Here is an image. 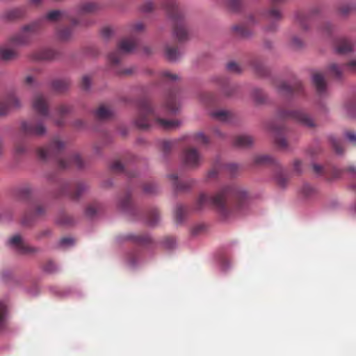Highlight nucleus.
I'll return each mask as SVG.
<instances>
[{
    "label": "nucleus",
    "mask_w": 356,
    "mask_h": 356,
    "mask_svg": "<svg viewBox=\"0 0 356 356\" xmlns=\"http://www.w3.org/2000/svg\"><path fill=\"white\" fill-rule=\"evenodd\" d=\"M321 7L320 6H313L307 13L298 11L295 15L294 23L302 31H306L309 29L310 23L320 15Z\"/></svg>",
    "instance_id": "6e6552de"
},
{
    "label": "nucleus",
    "mask_w": 356,
    "mask_h": 356,
    "mask_svg": "<svg viewBox=\"0 0 356 356\" xmlns=\"http://www.w3.org/2000/svg\"><path fill=\"white\" fill-rule=\"evenodd\" d=\"M20 33L18 34L14 35L10 38V44H3L0 47V59L3 61H10L16 59L18 57V52L17 51L11 46L15 45V46H22V44H17L16 42H15L13 39L15 36L18 35Z\"/></svg>",
    "instance_id": "2eb2a0df"
},
{
    "label": "nucleus",
    "mask_w": 356,
    "mask_h": 356,
    "mask_svg": "<svg viewBox=\"0 0 356 356\" xmlns=\"http://www.w3.org/2000/svg\"><path fill=\"white\" fill-rule=\"evenodd\" d=\"M252 97L257 104H262L266 100V95L264 92L257 88L252 91Z\"/></svg>",
    "instance_id": "37998d69"
},
{
    "label": "nucleus",
    "mask_w": 356,
    "mask_h": 356,
    "mask_svg": "<svg viewBox=\"0 0 356 356\" xmlns=\"http://www.w3.org/2000/svg\"><path fill=\"white\" fill-rule=\"evenodd\" d=\"M70 81L67 79H55L51 83V88L58 93H63L68 90Z\"/></svg>",
    "instance_id": "bb28decb"
},
{
    "label": "nucleus",
    "mask_w": 356,
    "mask_h": 356,
    "mask_svg": "<svg viewBox=\"0 0 356 356\" xmlns=\"http://www.w3.org/2000/svg\"><path fill=\"white\" fill-rule=\"evenodd\" d=\"M99 206L96 204H90L88 206L86 210V214L88 217H92L94 216L98 211Z\"/></svg>",
    "instance_id": "864d4df0"
},
{
    "label": "nucleus",
    "mask_w": 356,
    "mask_h": 356,
    "mask_svg": "<svg viewBox=\"0 0 356 356\" xmlns=\"http://www.w3.org/2000/svg\"><path fill=\"white\" fill-rule=\"evenodd\" d=\"M91 83V78L88 76L85 75L82 77L81 82V87L84 90H89L90 87Z\"/></svg>",
    "instance_id": "5fc2aeb1"
},
{
    "label": "nucleus",
    "mask_w": 356,
    "mask_h": 356,
    "mask_svg": "<svg viewBox=\"0 0 356 356\" xmlns=\"http://www.w3.org/2000/svg\"><path fill=\"white\" fill-rule=\"evenodd\" d=\"M137 112L134 119V124L140 129H147L156 126L165 130H172L179 127L181 122L178 120H169L161 118L152 102L147 97H142L136 102Z\"/></svg>",
    "instance_id": "f03ea898"
},
{
    "label": "nucleus",
    "mask_w": 356,
    "mask_h": 356,
    "mask_svg": "<svg viewBox=\"0 0 356 356\" xmlns=\"http://www.w3.org/2000/svg\"><path fill=\"white\" fill-rule=\"evenodd\" d=\"M354 9L353 6L350 4H344L339 7V11L342 15H348L350 11Z\"/></svg>",
    "instance_id": "6e6d98bb"
},
{
    "label": "nucleus",
    "mask_w": 356,
    "mask_h": 356,
    "mask_svg": "<svg viewBox=\"0 0 356 356\" xmlns=\"http://www.w3.org/2000/svg\"><path fill=\"white\" fill-rule=\"evenodd\" d=\"M279 120H293L307 127H314L316 124L312 117L302 110H289L286 108H280L277 113Z\"/></svg>",
    "instance_id": "423d86ee"
},
{
    "label": "nucleus",
    "mask_w": 356,
    "mask_h": 356,
    "mask_svg": "<svg viewBox=\"0 0 356 356\" xmlns=\"http://www.w3.org/2000/svg\"><path fill=\"white\" fill-rule=\"evenodd\" d=\"M335 48L337 53L344 54L352 51L353 44L348 39L342 38L337 40Z\"/></svg>",
    "instance_id": "a878e982"
},
{
    "label": "nucleus",
    "mask_w": 356,
    "mask_h": 356,
    "mask_svg": "<svg viewBox=\"0 0 356 356\" xmlns=\"http://www.w3.org/2000/svg\"><path fill=\"white\" fill-rule=\"evenodd\" d=\"M179 108V103L177 99V92L170 90L166 95L165 100L163 106L167 112L175 113Z\"/></svg>",
    "instance_id": "aec40b11"
},
{
    "label": "nucleus",
    "mask_w": 356,
    "mask_h": 356,
    "mask_svg": "<svg viewBox=\"0 0 356 356\" xmlns=\"http://www.w3.org/2000/svg\"><path fill=\"white\" fill-rule=\"evenodd\" d=\"M154 4L151 1L145 2L140 7L141 10L143 13H149L154 10Z\"/></svg>",
    "instance_id": "bf43d9fd"
},
{
    "label": "nucleus",
    "mask_w": 356,
    "mask_h": 356,
    "mask_svg": "<svg viewBox=\"0 0 356 356\" xmlns=\"http://www.w3.org/2000/svg\"><path fill=\"white\" fill-rule=\"evenodd\" d=\"M119 207L124 211H129L132 209L130 194L127 193L119 201Z\"/></svg>",
    "instance_id": "58836bf2"
},
{
    "label": "nucleus",
    "mask_w": 356,
    "mask_h": 356,
    "mask_svg": "<svg viewBox=\"0 0 356 356\" xmlns=\"http://www.w3.org/2000/svg\"><path fill=\"white\" fill-rule=\"evenodd\" d=\"M63 19L70 20L74 26H77L80 23L76 18L71 17L67 11L59 10H51L44 17L24 26L20 33L13 38V40L17 44H27L31 41L33 36L38 33L43 28L45 20L58 22Z\"/></svg>",
    "instance_id": "20e7f679"
},
{
    "label": "nucleus",
    "mask_w": 356,
    "mask_h": 356,
    "mask_svg": "<svg viewBox=\"0 0 356 356\" xmlns=\"http://www.w3.org/2000/svg\"><path fill=\"white\" fill-rule=\"evenodd\" d=\"M162 6L167 10L173 26V34L179 42L188 38V30L182 10L178 7L176 0H163Z\"/></svg>",
    "instance_id": "39448f33"
},
{
    "label": "nucleus",
    "mask_w": 356,
    "mask_h": 356,
    "mask_svg": "<svg viewBox=\"0 0 356 356\" xmlns=\"http://www.w3.org/2000/svg\"><path fill=\"white\" fill-rule=\"evenodd\" d=\"M113 33V31L110 27H104L102 30V35L105 39H108Z\"/></svg>",
    "instance_id": "69168bd1"
},
{
    "label": "nucleus",
    "mask_w": 356,
    "mask_h": 356,
    "mask_svg": "<svg viewBox=\"0 0 356 356\" xmlns=\"http://www.w3.org/2000/svg\"><path fill=\"white\" fill-rule=\"evenodd\" d=\"M162 79L165 81H175L179 79V76L177 74H172L169 71H164L161 74Z\"/></svg>",
    "instance_id": "603ef678"
},
{
    "label": "nucleus",
    "mask_w": 356,
    "mask_h": 356,
    "mask_svg": "<svg viewBox=\"0 0 356 356\" xmlns=\"http://www.w3.org/2000/svg\"><path fill=\"white\" fill-rule=\"evenodd\" d=\"M98 6L95 3L87 2L81 4L78 10L77 17H75L80 22L79 25H87L88 22L85 21L84 15L95 12Z\"/></svg>",
    "instance_id": "6ab92c4d"
},
{
    "label": "nucleus",
    "mask_w": 356,
    "mask_h": 356,
    "mask_svg": "<svg viewBox=\"0 0 356 356\" xmlns=\"http://www.w3.org/2000/svg\"><path fill=\"white\" fill-rule=\"evenodd\" d=\"M168 178L177 191H185L190 188L193 184V181H180L176 174H171L168 175Z\"/></svg>",
    "instance_id": "b1692460"
},
{
    "label": "nucleus",
    "mask_w": 356,
    "mask_h": 356,
    "mask_svg": "<svg viewBox=\"0 0 356 356\" xmlns=\"http://www.w3.org/2000/svg\"><path fill=\"white\" fill-rule=\"evenodd\" d=\"M345 136L350 142H351L354 145H356V135L355 134L354 132L351 131H348L346 132Z\"/></svg>",
    "instance_id": "774afa93"
},
{
    "label": "nucleus",
    "mask_w": 356,
    "mask_h": 356,
    "mask_svg": "<svg viewBox=\"0 0 356 356\" xmlns=\"http://www.w3.org/2000/svg\"><path fill=\"white\" fill-rule=\"evenodd\" d=\"M32 209L33 211L31 215H33L34 217L41 216L44 215L46 211L45 207L39 202H35V204H33L32 206Z\"/></svg>",
    "instance_id": "a19ab883"
},
{
    "label": "nucleus",
    "mask_w": 356,
    "mask_h": 356,
    "mask_svg": "<svg viewBox=\"0 0 356 356\" xmlns=\"http://www.w3.org/2000/svg\"><path fill=\"white\" fill-rule=\"evenodd\" d=\"M268 128L273 134L276 145L281 149H286L288 147V143L282 136L284 130V127L277 126L275 122H270Z\"/></svg>",
    "instance_id": "f3484780"
},
{
    "label": "nucleus",
    "mask_w": 356,
    "mask_h": 356,
    "mask_svg": "<svg viewBox=\"0 0 356 356\" xmlns=\"http://www.w3.org/2000/svg\"><path fill=\"white\" fill-rule=\"evenodd\" d=\"M137 45V40L134 37L122 39L118 45V49L108 55V60L112 65H117L122 59L123 53L131 52Z\"/></svg>",
    "instance_id": "0eeeda50"
},
{
    "label": "nucleus",
    "mask_w": 356,
    "mask_h": 356,
    "mask_svg": "<svg viewBox=\"0 0 356 356\" xmlns=\"http://www.w3.org/2000/svg\"><path fill=\"white\" fill-rule=\"evenodd\" d=\"M254 162L257 165L273 164L275 160L271 156L267 154L257 155L254 159Z\"/></svg>",
    "instance_id": "e433bc0d"
},
{
    "label": "nucleus",
    "mask_w": 356,
    "mask_h": 356,
    "mask_svg": "<svg viewBox=\"0 0 356 356\" xmlns=\"http://www.w3.org/2000/svg\"><path fill=\"white\" fill-rule=\"evenodd\" d=\"M88 188V185L84 182L74 184L65 182L61 186L60 195H69L72 200H75L79 199Z\"/></svg>",
    "instance_id": "f8f14e48"
},
{
    "label": "nucleus",
    "mask_w": 356,
    "mask_h": 356,
    "mask_svg": "<svg viewBox=\"0 0 356 356\" xmlns=\"http://www.w3.org/2000/svg\"><path fill=\"white\" fill-rule=\"evenodd\" d=\"M227 6L232 10H238L242 5V0H226Z\"/></svg>",
    "instance_id": "09e8293b"
},
{
    "label": "nucleus",
    "mask_w": 356,
    "mask_h": 356,
    "mask_svg": "<svg viewBox=\"0 0 356 356\" xmlns=\"http://www.w3.org/2000/svg\"><path fill=\"white\" fill-rule=\"evenodd\" d=\"M31 195V189L29 187H23L19 188L17 191L16 195L20 200H27Z\"/></svg>",
    "instance_id": "c03bdc74"
},
{
    "label": "nucleus",
    "mask_w": 356,
    "mask_h": 356,
    "mask_svg": "<svg viewBox=\"0 0 356 356\" xmlns=\"http://www.w3.org/2000/svg\"><path fill=\"white\" fill-rule=\"evenodd\" d=\"M327 72L337 79H341L344 73H356V59L350 60L342 65L332 63L328 66Z\"/></svg>",
    "instance_id": "9b49d317"
},
{
    "label": "nucleus",
    "mask_w": 356,
    "mask_h": 356,
    "mask_svg": "<svg viewBox=\"0 0 356 356\" xmlns=\"http://www.w3.org/2000/svg\"><path fill=\"white\" fill-rule=\"evenodd\" d=\"M195 140L196 141L202 143V144H204V145H206L207 143H209V138L208 137H207L204 134L202 133H198L195 135Z\"/></svg>",
    "instance_id": "680f3d73"
},
{
    "label": "nucleus",
    "mask_w": 356,
    "mask_h": 356,
    "mask_svg": "<svg viewBox=\"0 0 356 356\" xmlns=\"http://www.w3.org/2000/svg\"><path fill=\"white\" fill-rule=\"evenodd\" d=\"M22 102L15 92H8L0 100V115H8L12 110L19 108Z\"/></svg>",
    "instance_id": "9d476101"
},
{
    "label": "nucleus",
    "mask_w": 356,
    "mask_h": 356,
    "mask_svg": "<svg viewBox=\"0 0 356 356\" xmlns=\"http://www.w3.org/2000/svg\"><path fill=\"white\" fill-rule=\"evenodd\" d=\"M165 56L170 61H176L181 56V53L177 47L168 45L165 49Z\"/></svg>",
    "instance_id": "72a5a7b5"
},
{
    "label": "nucleus",
    "mask_w": 356,
    "mask_h": 356,
    "mask_svg": "<svg viewBox=\"0 0 356 356\" xmlns=\"http://www.w3.org/2000/svg\"><path fill=\"white\" fill-rule=\"evenodd\" d=\"M253 67L256 71V72L260 75V76H265L267 74V70L266 67L263 65L262 63H261L259 61H255L253 63Z\"/></svg>",
    "instance_id": "8fccbe9b"
},
{
    "label": "nucleus",
    "mask_w": 356,
    "mask_h": 356,
    "mask_svg": "<svg viewBox=\"0 0 356 356\" xmlns=\"http://www.w3.org/2000/svg\"><path fill=\"white\" fill-rule=\"evenodd\" d=\"M72 28L70 26L58 28L56 31V38L61 42H67L70 40L72 36Z\"/></svg>",
    "instance_id": "c85d7f7f"
},
{
    "label": "nucleus",
    "mask_w": 356,
    "mask_h": 356,
    "mask_svg": "<svg viewBox=\"0 0 356 356\" xmlns=\"http://www.w3.org/2000/svg\"><path fill=\"white\" fill-rule=\"evenodd\" d=\"M145 30V24L143 22H138L131 24L130 27V33L131 34L139 33Z\"/></svg>",
    "instance_id": "de8ad7c7"
},
{
    "label": "nucleus",
    "mask_w": 356,
    "mask_h": 356,
    "mask_svg": "<svg viewBox=\"0 0 356 356\" xmlns=\"http://www.w3.org/2000/svg\"><path fill=\"white\" fill-rule=\"evenodd\" d=\"M43 270L47 273H53L57 271L58 268L53 261L49 260L44 264Z\"/></svg>",
    "instance_id": "3c124183"
},
{
    "label": "nucleus",
    "mask_w": 356,
    "mask_h": 356,
    "mask_svg": "<svg viewBox=\"0 0 356 356\" xmlns=\"http://www.w3.org/2000/svg\"><path fill=\"white\" fill-rule=\"evenodd\" d=\"M57 164L58 167L61 170L70 168L73 165L79 168L83 167V161L79 154L76 153L69 157L58 159Z\"/></svg>",
    "instance_id": "dca6fc26"
},
{
    "label": "nucleus",
    "mask_w": 356,
    "mask_h": 356,
    "mask_svg": "<svg viewBox=\"0 0 356 356\" xmlns=\"http://www.w3.org/2000/svg\"><path fill=\"white\" fill-rule=\"evenodd\" d=\"M58 53L52 49H44L33 53L31 58L35 60H47L55 58Z\"/></svg>",
    "instance_id": "5701e85b"
},
{
    "label": "nucleus",
    "mask_w": 356,
    "mask_h": 356,
    "mask_svg": "<svg viewBox=\"0 0 356 356\" xmlns=\"http://www.w3.org/2000/svg\"><path fill=\"white\" fill-rule=\"evenodd\" d=\"M227 69L231 72L239 73L241 71V67L235 62H229L227 65Z\"/></svg>",
    "instance_id": "4d7b16f0"
},
{
    "label": "nucleus",
    "mask_w": 356,
    "mask_h": 356,
    "mask_svg": "<svg viewBox=\"0 0 356 356\" xmlns=\"http://www.w3.org/2000/svg\"><path fill=\"white\" fill-rule=\"evenodd\" d=\"M250 196L248 190L237 184L220 187L213 195L200 193L195 203V209H202L212 206L224 219L245 215L249 210Z\"/></svg>",
    "instance_id": "f257e3e1"
},
{
    "label": "nucleus",
    "mask_w": 356,
    "mask_h": 356,
    "mask_svg": "<svg viewBox=\"0 0 356 356\" xmlns=\"http://www.w3.org/2000/svg\"><path fill=\"white\" fill-rule=\"evenodd\" d=\"M254 140L249 135H238L234 138V145L237 147H248L253 144Z\"/></svg>",
    "instance_id": "393cba45"
},
{
    "label": "nucleus",
    "mask_w": 356,
    "mask_h": 356,
    "mask_svg": "<svg viewBox=\"0 0 356 356\" xmlns=\"http://www.w3.org/2000/svg\"><path fill=\"white\" fill-rule=\"evenodd\" d=\"M312 81L320 95L326 92V82L324 76L321 72H314L312 75Z\"/></svg>",
    "instance_id": "4be33fe9"
},
{
    "label": "nucleus",
    "mask_w": 356,
    "mask_h": 356,
    "mask_svg": "<svg viewBox=\"0 0 356 356\" xmlns=\"http://www.w3.org/2000/svg\"><path fill=\"white\" fill-rule=\"evenodd\" d=\"M25 11L23 8H17L6 10L3 13V18L12 21L21 18L24 16Z\"/></svg>",
    "instance_id": "2f4dec72"
},
{
    "label": "nucleus",
    "mask_w": 356,
    "mask_h": 356,
    "mask_svg": "<svg viewBox=\"0 0 356 356\" xmlns=\"http://www.w3.org/2000/svg\"><path fill=\"white\" fill-rule=\"evenodd\" d=\"M212 117L220 122H228L231 118V113L225 110H218L212 112Z\"/></svg>",
    "instance_id": "f704fd0d"
},
{
    "label": "nucleus",
    "mask_w": 356,
    "mask_h": 356,
    "mask_svg": "<svg viewBox=\"0 0 356 356\" xmlns=\"http://www.w3.org/2000/svg\"><path fill=\"white\" fill-rule=\"evenodd\" d=\"M187 212V208L182 204H177L175 210V218L177 222H181L186 213Z\"/></svg>",
    "instance_id": "4c0bfd02"
},
{
    "label": "nucleus",
    "mask_w": 356,
    "mask_h": 356,
    "mask_svg": "<svg viewBox=\"0 0 356 356\" xmlns=\"http://www.w3.org/2000/svg\"><path fill=\"white\" fill-rule=\"evenodd\" d=\"M143 190L147 193H153L156 191V186L152 183L145 184Z\"/></svg>",
    "instance_id": "338daca9"
},
{
    "label": "nucleus",
    "mask_w": 356,
    "mask_h": 356,
    "mask_svg": "<svg viewBox=\"0 0 356 356\" xmlns=\"http://www.w3.org/2000/svg\"><path fill=\"white\" fill-rule=\"evenodd\" d=\"M113 115V111L105 105H101L95 112L96 118L100 120H108Z\"/></svg>",
    "instance_id": "7c9ffc66"
},
{
    "label": "nucleus",
    "mask_w": 356,
    "mask_h": 356,
    "mask_svg": "<svg viewBox=\"0 0 356 356\" xmlns=\"http://www.w3.org/2000/svg\"><path fill=\"white\" fill-rule=\"evenodd\" d=\"M32 106L41 118H35L22 121L20 124V131L26 136H42L47 131L43 119L50 117L47 99L42 94L38 93L33 98Z\"/></svg>",
    "instance_id": "7ed1b4c3"
},
{
    "label": "nucleus",
    "mask_w": 356,
    "mask_h": 356,
    "mask_svg": "<svg viewBox=\"0 0 356 356\" xmlns=\"http://www.w3.org/2000/svg\"><path fill=\"white\" fill-rule=\"evenodd\" d=\"M72 110V106L67 104H61L60 105L57 109L56 112L60 116V118L55 120V124L58 126L61 127L65 124V120L63 119V116L70 113Z\"/></svg>",
    "instance_id": "c756f323"
},
{
    "label": "nucleus",
    "mask_w": 356,
    "mask_h": 356,
    "mask_svg": "<svg viewBox=\"0 0 356 356\" xmlns=\"http://www.w3.org/2000/svg\"><path fill=\"white\" fill-rule=\"evenodd\" d=\"M343 111L347 117H354L356 114V103L353 101L346 103L343 106Z\"/></svg>",
    "instance_id": "ea45409f"
},
{
    "label": "nucleus",
    "mask_w": 356,
    "mask_h": 356,
    "mask_svg": "<svg viewBox=\"0 0 356 356\" xmlns=\"http://www.w3.org/2000/svg\"><path fill=\"white\" fill-rule=\"evenodd\" d=\"M232 30L236 35L242 38H248L252 34L248 25L245 24L234 25L232 26Z\"/></svg>",
    "instance_id": "473e14b6"
},
{
    "label": "nucleus",
    "mask_w": 356,
    "mask_h": 356,
    "mask_svg": "<svg viewBox=\"0 0 356 356\" xmlns=\"http://www.w3.org/2000/svg\"><path fill=\"white\" fill-rule=\"evenodd\" d=\"M276 87L280 93L287 96L300 95L303 90L302 83L298 81L293 84L282 81L276 83Z\"/></svg>",
    "instance_id": "ddd939ff"
},
{
    "label": "nucleus",
    "mask_w": 356,
    "mask_h": 356,
    "mask_svg": "<svg viewBox=\"0 0 356 356\" xmlns=\"http://www.w3.org/2000/svg\"><path fill=\"white\" fill-rule=\"evenodd\" d=\"M147 223L149 226H154L159 220V213L156 209H152L149 211L147 216Z\"/></svg>",
    "instance_id": "c9c22d12"
},
{
    "label": "nucleus",
    "mask_w": 356,
    "mask_h": 356,
    "mask_svg": "<svg viewBox=\"0 0 356 356\" xmlns=\"http://www.w3.org/2000/svg\"><path fill=\"white\" fill-rule=\"evenodd\" d=\"M301 191L305 197H313L316 193V189L309 184H305L302 187Z\"/></svg>",
    "instance_id": "79ce46f5"
},
{
    "label": "nucleus",
    "mask_w": 356,
    "mask_h": 356,
    "mask_svg": "<svg viewBox=\"0 0 356 356\" xmlns=\"http://www.w3.org/2000/svg\"><path fill=\"white\" fill-rule=\"evenodd\" d=\"M173 143L171 141L165 140L162 143V150L165 154L168 153L172 148Z\"/></svg>",
    "instance_id": "0e129e2a"
},
{
    "label": "nucleus",
    "mask_w": 356,
    "mask_h": 356,
    "mask_svg": "<svg viewBox=\"0 0 356 356\" xmlns=\"http://www.w3.org/2000/svg\"><path fill=\"white\" fill-rule=\"evenodd\" d=\"M320 29L325 34L330 35L332 30V25L330 22H325Z\"/></svg>",
    "instance_id": "052dcab7"
},
{
    "label": "nucleus",
    "mask_w": 356,
    "mask_h": 356,
    "mask_svg": "<svg viewBox=\"0 0 356 356\" xmlns=\"http://www.w3.org/2000/svg\"><path fill=\"white\" fill-rule=\"evenodd\" d=\"M222 166L220 164L216 165L213 166L207 173V180H211L216 179L221 169Z\"/></svg>",
    "instance_id": "a18cd8bd"
},
{
    "label": "nucleus",
    "mask_w": 356,
    "mask_h": 356,
    "mask_svg": "<svg viewBox=\"0 0 356 356\" xmlns=\"http://www.w3.org/2000/svg\"><path fill=\"white\" fill-rule=\"evenodd\" d=\"M313 170L318 175H324L326 173V169L317 164L313 165Z\"/></svg>",
    "instance_id": "e2e57ef3"
},
{
    "label": "nucleus",
    "mask_w": 356,
    "mask_h": 356,
    "mask_svg": "<svg viewBox=\"0 0 356 356\" xmlns=\"http://www.w3.org/2000/svg\"><path fill=\"white\" fill-rule=\"evenodd\" d=\"M330 140L336 153L339 154H342L343 152V149L341 141L334 137H331Z\"/></svg>",
    "instance_id": "49530a36"
},
{
    "label": "nucleus",
    "mask_w": 356,
    "mask_h": 356,
    "mask_svg": "<svg viewBox=\"0 0 356 356\" xmlns=\"http://www.w3.org/2000/svg\"><path fill=\"white\" fill-rule=\"evenodd\" d=\"M65 143L58 137L54 138L49 146L41 147L37 149V155L40 160L47 161L51 157L56 156L64 149Z\"/></svg>",
    "instance_id": "1a4fd4ad"
},
{
    "label": "nucleus",
    "mask_w": 356,
    "mask_h": 356,
    "mask_svg": "<svg viewBox=\"0 0 356 356\" xmlns=\"http://www.w3.org/2000/svg\"><path fill=\"white\" fill-rule=\"evenodd\" d=\"M9 242L21 254H28L38 252V248L24 243L19 235L13 236Z\"/></svg>",
    "instance_id": "a211bd4d"
},
{
    "label": "nucleus",
    "mask_w": 356,
    "mask_h": 356,
    "mask_svg": "<svg viewBox=\"0 0 356 356\" xmlns=\"http://www.w3.org/2000/svg\"><path fill=\"white\" fill-rule=\"evenodd\" d=\"M124 240L131 241L138 245H145L152 242V238L148 235H136L133 234H127L124 237Z\"/></svg>",
    "instance_id": "cd10ccee"
},
{
    "label": "nucleus",
    "mask_w": 356,
    "mask_h": 356,
    "mask_svg": "<svg viewBox=\"0 0 356 356\" xmlns=\"http://www.w3.org/2000/svg\"><path fill=\"white\" fill-rule=\"evenodd\" d=\"M111 169L115 172H122L124 170L123 165L119 161H115L111 165Z\"/></svg>",
    "instance_id": "13d9d810"
},
{
    "label": "nucleus",
    "mask_w": 356,
    "mask_h": 356,
    "mask_svg": "<svg viewBox=\"0 0 356 356\" xmlns=\"http://www.w3.org/2000/svg\"><path fill=\"white\" fill-rule=\"evenodd\" d=\"M183 161L187 167L196 168L201 164L202 156L195 148L188 147L184 151Z\"/></svg>",
    "instance_id": "4468645a"
},
{
    "label": "nucleus",
    "mask_w": 356,
    "mask_h": 356,
    "mask_svg": "<svg viewBox=\"0 0 356 356\" xmlns=\"http://www.w3.org/2000/svg\"><path fill=\"white\" fill-rule=\"evenodd\" d=\"M267 17L268 19L272 20L273 22L266 27V31L273 32L277 29V27L276 22L282 19V14L278 9L272 8L268 11Z\"/></svg>",
    "instance_id": "412c9836"
}]
</instances>
